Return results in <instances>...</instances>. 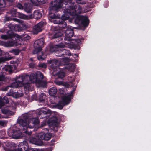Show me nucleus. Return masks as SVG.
I'll return each instance as SVG.
<instances>
[{"instance_id":"f257e3e1","label":"nucleus","mask_w":151,"mask_h":151,"mask_svg":"<svg viewBox=\"0 0 151 151\" xmlns=\"http://www.w3.org/2000/svg\"><path fill=\"white\" fill-rule=\"evenodd\" d=\"M83 12L81 8L79 5L77 4L75 6L74 8L70 7V9L64 10V14L62 15L61 19L63 20H65L68 19L70 16H72L73 18H76L75 20L76 24H78L81 23L84 27L87 26L89 23L87 17L78 15L79 14Z\"/></svg>"},{"instance_id":"f03ea898","label":"nucleus","mask_w":151,"mask_h":151,"mask_svg":"<svg viewBox=\"0 0 151 151\" xmlns=\"http://www.w3.org/2000/svg\"><path fill=\"white\" fill-rule=\"evenodd\" d=\"M19 124L20 129L23 131V132L28 135H30L31 132L29 131V128H39L40 127H42L45 126L46 123L43 122L41 126H39V121L37 118L28 119L25 116H23V118L18 120Z\"/></svg>"},{"instance_id":"7ed1b4c3","label":"nucleus","mask_w":151,"mask_h":151,"mask_svg":"<svg viewBox=\"0 0 151 151\" xmlns=\"http://www.w3.org/2000/svg\"><path fill=\"white\" fill-rule=\"evenodd\" d=\"M22 76L24 77H26L25 79L24 78V82L29 78L31 82L39 84L40 86L44 87L46 85V83L43 82L42 81L43 76L42 73L40 71L37 72L35 73H32L29 76L27 75Z\"/></svg>"},{"instance_id":"20e7f679","label":"nucleus","mask_w":151,"mask_h":151,"mask_svg":"<svg viewBox=\"0 0 151 151\" xmlns=\"http://www.w3.org/2000/svg\"><path fill=\"white\" fill-rule=\"evenodd\" d=\"M44 44L43 39L41 38L36 40L34 44L35 49L34 53H38V59L40 60H43L45 58V56L42 52H40L42 50Z\"/></svg>"},{"instance_id":"39448f33","label":"nucleus","mask_w":151,"mask_h":151,"mask_svg":"<svg viewBox=\"0 0 151 151\" xmlns=\"http://www.w3.org/2000/svg\"><path fill=\"white\" fill-rule=\"evenodd\" d=\"M25 79L26 77H24ZM24 77L19 76L15 82L13 83L11 86L12 88H16L18 87H21L24 86V88L25 91H31L32 88L29 83H26L24 85Z\"/></svg>"},{"instance_id":"423d86ee","label":"nucleus","mask_w":151,"mask_h":151,"mask_svg":"<svg viewBox=\"0 0 151 151\" xmlns=\"http://www.w3.org/2000/svg\"><path fill=\"white\" fill-rule=\"evenodd\" d=\"M1 38L2 39L5 40H7L9 38L12 39L13 40H14L15 39L16 40V41H14L13 42L11 41H9L8 42H6L4 44V46H5L11 47L16 45V43L17 42L18 40L19 36L16 34L12 33L9 36L6 35H2L1 36Z\"/></svg>"},{"instance_id":"0eeeda50","label":"nucleus","mask_w":151,"mask_h":151,"mask_svg":"<svg viewBox=\"0 0 151 151\" xmlns=\"http://www.w3.org/2000/svg\"><path fill=\"white\" fill-rule=\"evenodd\" d=\"M72 96L71 92L67 96L63 97L61 101H59V103L56 105V107L60 109H62L64 106L68 104L70 102Z\"/></svg>"},{"instance_id":"6e6552de","label":"nucleus","mask_w":151,"mask_h":151,"mask_svg":"<svg viewBox=\"0 0 151 151\" xmlns=\"http://www.w3.org/2000/svg\"><path fill=\"white\" fill-rule=\"evenodd\" d=\"M51 113L50 110L44 108L39 109L36 111L37 114L39 116H41V118H42L46 117V115H47V116H49Z\"/></svg>"},{"instance_id":"1a4fd4ad","label":"nucleus","mask_w":151,"mask_h":151,"mask_svg":"<svg viewBox=\"0 0 151 151\" xmlns=\"http://www.w3.org/2000/svg\"><path fill=\"white\" fill-rule=\"evenodd\" d=\"M36 137L40 140L48 141L51 138L52 135L50 133H45L42 132L36 134Z\"/></svg>"},{"instance_id":"9d476101","label":"nucleus","mask_w":151,"mask_h":151,"mask_svg":"<svg viewBox=\"0 0 151 151\" xmlns=\"http://www.w3.org/2000/svg\"><path fill=\"white\" fill-rule=\"evenodd\" d=\"M73 27H68L65 32V40L68 41H70L71 40V38L73 36Z\"/></svg>"},{"instance_id":"9b49d317","label":"nucleus","mask_w":151,"mask_h":151,"mask_svg":"<svg viewBox=\"0 0 151 151\" xmlns=\"http://www.w3.org/2000/svg\"><path fill=\"white\" fill-rule=\"evenodd\" d=\"M56 70H53V73L54 75L58 76L60 78H62L65 76V73L63 70H60L58 68H57Z\"/></svg>"},{"instance_id":"f8f14e48","label":"nucleus","mask_w":151,"mask_h":151,"mask_svg":"<svg viewBox=\"0 0 151 151\" xmlns=\"http://www.w3.org/2000/svg\"><path fill=\"white\" fill-rule=\"evenodd\" d=\"M57 46L58 48V50H60V53H62L63 55H65L70 56L71 55V53L70 51L68 50H67L65 49H60V48H63L66 47L64 43H61L60 44L58 45Z\"/></svg>"},{"instance_id":"ddd939ff","label":"nucleus","mask_w":151,"mask_h":151,"mask_svg":"<svg viewBox=\"0 0 151 151\" xmlns=\"http://www.w3.org/2000/svg\"><path fill=\"white\" fill-rule=\"evenodd\" d=\"M29 149L28 143L24 141L21 143L19 145V148L18 150H15L13 151H23V150L24 151H29Z\"/></svg>"},{"instance_id":"4468645a","label":"nucleus","mask_w":151,"mask_h":151,"mask_svg":"<svg viewBox=\"0 0 151 151\" xmlns=\"http://www.w3.org/2000/svg\"><path fill=\"white\" fill-rule=\"evenodd\" d=\"M11 14L13 16H17V15H18L19 18L23 19H30V16H27L23 14L16 12L15 9L12 10L11 12Z\"/></svg>"},{"instance_id":"2eb2a0df","label":"nucleus","mask_w":151,"mask_h":151,"mask_svg":"<svg viewBox=\"0 0 151 151\" xmlns=\"http://www.w3.org/2000/svg\"><path fill=\"white\" fill-rule=\"evenodd\" d=\"M29 142L32 144L38 146H42L43 145L42 141L39 139H37L35 138L32 137L29 139Z\"/></svg>"},{"instance_id":"dca6fc26","label":"nucleus","mask_w":151,"mask_h":151,"mask_svg":"<svg viewBox=\"0 0 151 151\" xmlns=\"http://www.w3.org/2000/svg\"><path fill=\"white\" fill-rule=\"evenodd\" d=\"M48 63L49 64L51 65L50 66L53 70L54 69L56 70V68H58L57 67V66L58 65V61L56 60H53L48 61Z\"/></svg>"},{"instance_id":"f3484780","label":"nucleus","mask_w":151,"mask_h":151,"mask_svg":"<svg viewBox=\"0 0 151 151\" xmlns=\"http://www.w3.org/2000/svg\"><path fill=\"white\" fill-rule=\"evenodd\" d=\"M30 18H34L38 19L42 17V14L39 11L36 10L34 12L33 15H30Z\"/></svg>"},{"instance_id":"a211bd4d","label":"nucleus","mask_w":151,"mask_h":151,"mask_svg":"<svg viewBox=\"0 0 151 151\" xmlns=\"http://www.w3.org/2000/svg\"><path fill=\"white\" fill-rule=\"evenodd\" d=\"M7 95L9 96H12L13 97L17 98L23 96V94L22 93H19L18 92H13V91H10V92L7 93Z\"/></svg>"},{"instance_id":"6ab92c4d","label":"nucleus","mask_w":151,"mask_h":151,"mask_svg":"<svg viewBox=\"0 0 151 151\" xmlns=\"http://www.w3.org/2000/svg\"><path fill=\"white\" fill-rule=\"evenodd\" d=\"M22 134L20 131H13L12 136L14 139H18L20 138L22 136Z\"/></svg>"},{"instance_id":"aec40b11","label":"nucleus","mask_w":151,"mask_h":151,"mask_svg":"<svg viewBox=\"0 0 151 151\" xmlns=\"http://www.w3.org/2000/svg\"><path fill=\"white\" fill-rule=\"evenodd\" d=\"M50 18L52 19H55L53 20H52V22H53L55 24H60V22H59V19L57 18V17L55 16L54 14H50L49 16V18L50 19Z\"/></svg>"},{"instance_id":"412c9836","label":"nucleus","mask_w":151,"mask_h":151,"mask_svg":"<svg viewBox=\"0 0 151 151\" xmlns=\"http://www.w3.org/2000/svg\"><path fill=\"white\" fill-rule=\"evenodd\" d=\"M9 100L8 98L6 96H4L2 99L1 97L0 96V108L4 106V103H8Z\"/></svg>"},{"instance_id":"4be33fe9","label":"nucleus","mask_w":151,"mask_h":151,"mask_svg":"<svg viewBox=\"0 0 151 151\" xmlns=\"http://www.w3.org/2000/svg\"><path fill=\"white\" fill-rule=\"evenodd\" d=\"M1 111L3 113L6 114L13 115L14 114V113L10 111L9 109L7 107H6L2 109Z\"/></svg>"},{"instance_id":"5701e85b","label":"nucleus","mask_w":151,"mask_h":151,"mask_svg":"<svg viewBox=\"0 0 151 151\" xmlns=\"http://www.w3.org/2000/svg\"><path fill=\"white\" fill-rule=\"evenodd\" d=\"M58 120L56 117H54L50 119L49 120V122L52 125H56L58 123Z\"/></svg>"},{"instance_id":"b1692460","label":"nucleus","mask_w":151,"mask_h":151,"mask_svg":"<svg viewBox=\"0 0 151 151\" xmlns=\"http://www.w3.org/2000/svg\"><path fill=\"white\" fill-rule=\"evenodd\" d=\"M55 83L58 85H63L65 87L68 88L69 87V86L67 82L63 83L62 81H59L58 80H56L55 81Z\"/></svg>"},{"instance_id":"393cba45","label":"nucleus","mask_w":151,"mask_h":151,"mask_svg":"<svg viewBox=\"0 0 151 151\" xmlns=\"http://www.w3.org/2000/svg\"><path fill=\"white\" fill-rule=\"evenodd\" d=\"M13 65L5 66V67L3 68V71L5 70L6 72H8L9 73H10L13 70Z\"/></svg>"},{"instance_id":"a878e982","label":"nucleus","mask_w":151,"mask_h":151,"mask_svg":"<svg viewBox=\"0 0 151 151\" xmlns=\"http://www.w3.org/2000/svg\"><path fill=\"white\" fill-rule=\"evenodd\" d=\"M24 8L25 11L27 13H30L31 11V6L30 4H25L24 5Z\"/></svg>"},{"instance_id":"bb28decb","label":"nucleus","mask_w":151,"mask_h":151,"mask_svg":"<svg viewBox=\"0 0 151 151\" xmlns=\"http://www.w3.org/2000/svg\"><path fill=\"white\" fill-rule=\"evenodd\" d=\"M75 68V66L74 65L72 64H67L65 68L68 69L70 71H73Z\"/></svg>"},{"instance_id":"cd10ccee","label":"nucleus","mask_w":151,"mask_h":151,"mask_svg":"<svg viewBox=\"0 0 151 151\" xmlns=\"http://www.w3.org/2000/svg\"><path fill=\"white\" fill-rule=\"evenodd\" d=\"M57 90L55 87L51 88L49 90V94L51 96H53L55 94L57 93Z\"/></svg>"},{"instance_id":"c85d7f7f","label":"nucleus","mask_w":151,"mask_h":151,"mask_svg":"<svg viewBox=\"0 0 151 151\" xmlns=\"http://www.w3.org/2000/svg\"><path fill=\"white\" fill-rule=\"evenodd\" d=\"M42 29L38 26L37 25L33 27V32L34 34L37 33L38 32H40Z\"/></svg>"},{"instance_id":"c756f323","label":"nucleus","mask_w":151,"mask_h":151,"mask_svg":"<svg viewBox=\"0 0 151 151\" xmlns=\"http://www.w3.org/2000/svg\"><path fill=\"white\" fill-rule=\"evenodd\" d=\"M68 83H69L68 84L69 85V87L70 86H73L72 82H73L75 80V77H69L68 78Z\"/></svg>"},{"instance_id":"7c9ffc66","label":"nucleus","mask_w":151,"mask_h":151,"mask_svg":"<svg viewBox=\"0 0 151 151\" xmlns=\"http://www.w3.org/2000/svg\"><path fill=\"white\" fill-rule=\"evenodd\" d=\"M62 33L60 32H58L57 33H56L53 37V38H57L58 37H60L62 36Z\"/></svg>"},{"instance_id":"2f4dec72","label":"nucleus","mask_w":151,"mask_h":151,"mask_svg":"<svg viewBox=\"0 0 151 151\" xmlns=\"http://www.w3.org/2000/svg\"><path fill=\"white\" fill-rule=\"evenodd\" d=\"M45 23L43 22H41L37 24V25L39 27L42 29V28L45 25Z\"/></svg>"},{"instance_id":"473e14b6","label":"nucleus","mask_w":151,"mask_h":151,"mask_svg":"<svg viewBox=\"0 0 151 151\" xmlns=\"http://www.w3.org/2000/svg\"><path fill=\"white\" fill-rule=\"evenodd\" d=\"M30 151H45V150L44 149H37V148H32L29 149Z\"/></svg>"},{"instance_id":"72a5a7b5","label":"nucleus","mask_w":151,"mask_h":151,"mask_svg":"<svg viewBox=\"0 0 151 151\" xmlns=\"http://www.w3.org/2000/svg\"><path fill=\"white\" fill-rule=\"evenodd\" d=\"M38 66L40 67L45 68L47 67L46 64L44 63H41L39 64Z\"/></svg>"},{"instance_id":"f704fd0d","label":"nucleus","mask_w":151,"mask_h":151,"mask_svg":"<svg viewBox=\"0 0 151 151\" xmlns=\"http://www.w3.org/2000/svg\"><path fill=\"white\" fill-rule=\"evenodd\" d=\"M8 60V58H5L4 57L0 58V63Z\"/></svg>"},{"instance_id":"c9c22d12","label":"nucleus","mask_w":151,"mask_h":151,"mask_svg":"<svg viewBox=\"0 0 151 151\" xmlns=\"http://www.w3.org/2000/svg\"><path fill=\"white\" fill-rule=\"evenodd\" d=\"M76 2L77 3L81 4H86L85 1L82 0H76Z\"/></svg>"},{"instance_id":"e433bc0d","label":"nucleus","mask_w":151,"mask_h":151,"mask_svg":"<svg viewBox=\"0 0 151 151\" xmlns=\"http://www.w3.org/2000/svg\"><path fill=\"white\" fill-rule=\"evenodd\" d=\"M7 123V122L4 121H0V125L2 126H4Z\"/></svg>"},{"instance_id":"4c0bfd02","label":"nucleus","mask_w":151,"mask_h":151,"mask_svg":"<svg viewBox=\"0 0 151 151\" xmlns=\"http://www.w3.org/2000/svg\"><path fill=\"white\" fill-rule=\"evenodd\" d=\"M12 52L15 55H17L18 54L19 51L18 50H12Z\"/></svg>"},{"instance_id":"58836bf2","label":"nucleus","mask_w":151,"mask_h":151,"mask_svg":"<svg viewBox=\"0 0 151 151\" xmlns=\"http://www.w3.org/2000/svg\"><path fill=\"white\" fill-rule=\"evenodd\" d=\"M72 41H76V42L78 43V44H79L80 43V42H81V40L80 39H75L72 40Z\"/></svg>"},{"instance_id":"ea45409f","label":"nucleus","mask_w":151,"mask_h":151,"mask_svg":"<svg viewBox=\"0 0 151 151\" xmlns=\"http://www.w3.org/2000/svg\"><path fill=\"white\" fill-rule=\"evenodd\" d=\"M69 61V59L67 58L66 57H65L63 58V60L62 61V62H68Z\"/></svg>"},{"instance_id":"a19ab883","label":"nucleus","mask_w":151,"mask_h":151,"mask_svg":"<svg viewBox=\"0 0 151 151\" xmlns=\"http://www.w3.org/2000/svg\"><path fill=\"white\" fill-rule=\"evenodd\" d=\"M17 7L19 9H22L23 8V7L21 4H18L17 5Z\"/></svg>"},{"instance_id":"79ce46f5","label":"nucleus","mask_w":151,"mask_h":151,"mask_svg":"<svg viewBox=\"0 0 151 151\" xmlns=\"http://www.w3.org/2000/svg\"><path fill=\"white\" fill-rule=\"evenodd\" d=\"M45 96L44 95V94L43 93H42L40 95V99L41 100H43V98L44 97V96Z\"/></svg>"},{"instance_id":"37998d69","label":"nucleus","mask_w":151,"mask_h":151,"mask_svg":"<svg viewBox=\"0 0 151 151\" xmlns=\"http://www.w3.org/2000/svg\"><path fill=\"white\" fill-rule=\"evenodd\" d=\"M5 78L4 76H0V81H4Z\"/></svg>"},{"instance_id":"c03bdc74","label":"nucleus","mask_w":151,"mask_h":151,"mask_svg":"<svg viewBox=\"0 0 151 151\" xmlns=\"http://www.w3.org/2000/svg\"><path fill=\"white\" fill-rule=\"evenodd\" d=\"M4 3V0H0V6L2 5Z\"/></svg>"},{"instance_id":"a18cd8bd","label":"nucleus","mask_w":151,"mask_h":151,"mask_svg":"<svg viewBox=\"0 0 151 151\" xmlns=\"http://www.w3.org/2000/svg\"><path fill=\"white\" fill-rule=\"evenodd\" d=\"M50 50L51 52H53L55 51V48L53 47H51L50 49Z\"/></svg>"},{"instance_id":"49530a36","label":"nucleus","mask_w":151,"mask_h":151,"mask_svg":"<svg viewBox=\"0 0 151 151\" xmlns=\"http://www.w3.org/2000/svg\"><path fill=\"white\" fill-rule=\"evenodd\" d=\"M73 56L74 58L76 59L78 58V55H77L76 54H74L73 55Z\"/></svg>"},{"instance_id":"de8ad7c7","label":"nucleus","mask_w":151,"mask_h":151,"mask_svg":"<svg viewBox=\"0 0 151 151\" xmlns=\"http://www.w3.org/2000/svg\"><path fill=\"white\" fill-rule=\"evenodd\" d=\"M29 66L31 68H33L34 66V65L33 63L29 65Z\"/></svg>"},{"instance_id":"09e8293b","label":"nucleus","mask_w":151,"mask_h":151,"mask_svg":"<svg viewBox=\"0 0 151 151\" xmlns=\"http://www.w3.org/2000/svg\"><path fill=\"white\" fill-rule=\"evenodd\" d=\"M26 39L27 40H29L30 38V37L29 35H27L26 36Z\"/></svg>"},{"instance_id":"8fccbe9b","label":"nucleus","mask_w":151,"mask_h":151,"mask_svg":"<svg viewBox=\"0 0 151 151\" xmlns=\"http://www.w3.org/2000/svg\"><path fill=\"white\" fill-rule=\"evenodd\" d=\"M58 51H56L55 52V55H56V56H60L61 55H57V53H58Z\"/></svg>"},{"instance_id":"3c124183","label":"nucleus","mask_w":151,"mask_h":151,"mask_svg":"<svg viewBox=\"0 0 151 151\" xmlns=\"http://www.w3.org/2000/svg\"><path fill=\"white\" fill-rule=\"evenodd\" d=\"M73 48L74 49L76 48H75V45H73Z\"/></svg>"},{"instance_id":"603ef678","label":"nucleus","mask_w":151,"mask_h":151,"mask_svg":"<svg viewBox=\"0 0 151 151\" xmlns=\"http://www.w3.org/2000/svg\"><path fill=\"white\" fill-rule=\"evenodd\" d=\"M2 54V51L0 49V55Z\"/></svg>"},{"instance_id":"864d4df0","label":"nucleus","mask_w":151,"mask_h":151,"mask_svg":"<svg viewBox=\"0 0 151 151\" xmlns=\"http://www.w3.org/2000/svg\"><path fill=\"white\" fill-rule=\"evenodd\" d=\"M63 24H65H65H66V23H65V22H63Z\"/></svg>"},{"instance_id":"5fc2aeb1","label":"nucleus","mask_w":151,"mask_h":151,"mask_svg":"<svg viewBox=\"0 0 151 151\" xmlns=\"http://www.w3.org/2000/svg\"><path fill=\"white\" fill-rule=\"evenodd\" d=\"M65 43V44H66V43L68 44V43H67V42H66Z\"/></svg>"},{"instance_id":"6e6d98bb","label":"nucleus","mask_w":151,"mask_h":151,"mask_svg":"<svg viewBox=\"0 0 151 151\" xmlns=\"http://www.w3.org/2000/svg\"><path fill=\"white\" fill-rule=\"evenodd\" d=\"M1 117V114H0V118Z\"/></svg>"},{"instance_id":"4d7b16f0","label":"nucleus","mask_w":151,"mask_h":151,"mask_svg":"<svg viewBox=\"0 0 151 151\" xmlns=\"http://www.w3.org/2000/svg\"><path fill=\"white\" fill-rule=\"evenodd\" d=\"M75 90H74L73 91H75Z\"/></svg>"}]
</instances>
